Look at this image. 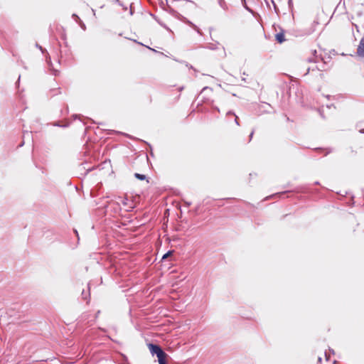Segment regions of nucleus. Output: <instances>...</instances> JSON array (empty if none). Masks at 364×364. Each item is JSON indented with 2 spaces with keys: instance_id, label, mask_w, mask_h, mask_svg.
Listing matches in <instances>:
<instances>
[{
  "instance_id": "9b49d317",
  "label": "nucleus",
  "mask_w": 364,
  "mask_h": 364,
  "mask_svg": "<svg viewBox=\"0 0 364 364\" xmlns=\"http://www.w3.org/2000/svg\"><path fill=\"white\" fill-rule=\"evenodd\" d=\"M114 1L116 2V3H118L120 6H124L123 4L122 3H120V1L119 0H114ZM123 8L125 10L127 9L126 7H123Z\"/></svg>"
},
{
  "instance_id": "7ed1b4c3",
  "label": "nucleus",
  "mask_w": 364,
  "mask_h": 364,
  "mask_svg": "<svg viewBox=\"0 0 364 364\" xmlns=\"http://www.w3.org/2000/svg\"><path fill=\"white\" fill-rule=\"evenodd\" d=\"M357 53L360 57H364V37L360 40L357 49Z\"/></svg>"
},
{
  "instance_id": "ddd939ff",
  "label": "nucleus",
  "mask_w": 364,
  "mask_h": 364,
  "mask_svg": "<svg viewBox=\"0 0 364 364\" xmlns=\"http://www.w3.org/2000/svg\"><path fill=\"white\" fill-rule=\"evenodd\" d=\"M235 124H236L237 125H239V122H238L237 117V116L235 117Z\"/></svg>"
},
{
  "instance_id": "0eeeda50",
  "label": "nucleus",
  "mask_w": 364,
  "mask_h": 364,
  "mask_svg": "<svg viewBox=\"0 0 364 364\" xmlns=\"http://www.w3.org/2000/svg\"><path fill=\"white\" fill-rule=\"evenodd\" d=\"M134 176H135L137 179L141 180V181L145 180V179H146V178L145 175H144V174H140V173H136L134 174Z\"/></svg>"
},
{
  "instance_id": "4468645a",
  "label": "nucleus",
  "mask_w": 364,
  "mask_h": 364,
  "mask_svg": "<svg viewBox=\"0 0 364 364\" xmlns=\"http://www.w3.org/2000/svg\"><path fill=\"white\" fill-rule=\"evenodd\" d=\"M227 114H228V115H229V114L235 115V114H234L233 112H228L227 113Z\"/></svg>"
},
{
  "instance_id": "9d476101",
  "label": "nucleus",
  "mask_w": 364,
  "mask_h": 364,
  "mask_svg": "<svg viewBox=\"0 0 364 364\" xmlns=\"http://www.w3.org/2000/svg\"><path fill=\"white\" fill-rule=\"evenodd\" d=\"M171 254H172V252H171V251H168L167 253H166V254L163 256L162 259H166V257H168L169 255H171Z\"/></svg>"
},
{
  "instance_id": "f8f14e48",
  "label": "nucleus",
  "mask_w": 364,
  "mask_h": 364,
  "mask_svg": "<svg viewBox=\"0 0 364 364\" xmlns=\"http://www.w3.org/2000/svg\"><path fill=\"white\" fill-rule=\"evenodd\" d=\"M121 201H122V204L124 205H127V199H126V198L125 199H122Z\"/></svg>"
},
{
  "instance_id": "f257e3e1",
  "label": "nucleus",
  "mask_w": 364,
  "mask_h": 364,
  "mask_svg": "<svg viewBox=\"0 0 364 364\" xmlns=\"http://www.w3.org/2000/svg\"><path fill=\"white\" fill-rule=\"evenodd\" d=\"M213 89L209 87H204L201 90L200 96L202 97L203 102L209 100L210 95L212 94Z\"/></svg>"
},
{
  "instance_id": "f03ea898",
  "label": "nucleus",
  "mask_w": 364,
  "mask_h": 364,
  "mask_svg": "<svg viewBox=\"0 0 364 364\" xmlns=\"http://www.w3.org/2000/svg\"><path fill=\"white\" fill-rule=\"evenodd\" d=\"M148 348L152 355H155L157 356L164 352V350L159 346L153 343L148 344Z\"/></svg>"
},
{
  "instance_id": "39448f33",
  "label": "nucleus",
  "mask_w": 364,
  "mask_h": 364,
  "mask_svg": "<svg viewBox=\"0 0 364 364\" xmlns=\"http://www.w3.org/2000/svg\"><path fill=\"white\" fill-rule=\"evenodd\" d=\"M276 39L278 42L282 43L285 41L284 35L282 33H279L276 35Z\"/></svg>"
},
{
  "instance_id": "423d86ee",
  "label": "nucleus",
  "mask_w": 364,
  "mask_h": 364,
  "mask_svg": "<svg viewBox=\"0 0 364 364\" xmlns=\"http://www.w3.org/2000/svg\"><path fill=\"white\" fill-rule=\"evenodd\" d=\"M316 53H317L316 50H314V52H313V54H314V58H308L307 61L309 62V63H312V62L316 63V60H316L317 59V56L316 55Z\"/></svg>"
},
{
  "instance_id": "1a4fd4ad",
  "label": "nucleus",
  "mask_w": 364,
  "mask_h": 364,
  "mask_svg": "<svg viewBox=\"0 0 364 364\" xmlns=\"http://www.w3.org/2000/svg\"><path fill=\"white\" fill-rule=\"evenodd\" d=\"M181 17H182V18H183V19H184V21H185L186 23H187L188 24L191 25V26H193V28H195V27H196V26H195L193 23H192L191 21H188L187 19H186V18H185L184 17H183V16H181Z\"/></svg>"
},
{
  "instance_id": "2eb2a0df",
  "label": "nucleus",
  "mask_w": 364,
  "mask_h": 364,
  "mask_svg": "<svg viewBox=\"0 0 364 364\" xmlns=\"http://www.w3.org/2000/svg\"><path fill=\"white\" fill-rule=\"evenodd\" d=\"M310 70H311V68H309L307 69V71H306V73H305V75H307V74L309 73Z\"/></svg>"
},
{
  "instance_id": "f3484780",
  "label": "nucleus",
  "mask_w": 364,
  "mask_h": 364,
  "mask_svg": "<svg viewBox=\"0 0 364 364\" xmlns=\"http://www.w3.org/2000/svg\"><path fill=\"white\" fill-rule=\"evenodd\" d=\"M325 355H326V359L328 360V355H327V353H325Z\"/></svg>"
},
{
  "instance_id": "6e6552de",
  "label": "nucleus",
  "mask_w": 364,
  "mask_h": 364,
  "mask_svg": "<svg viewBox=\"0 0 364 364\" xmlns=\"http://www.w3.org/2000/svg\"><path fill=\"white\" fill-rule=\"evenodd\" d=\"M73 16L77 18V22L79 23V25L80 26V27L83 30H85L86 29V26H85V23L79 18L78 16H77L76 15H73Z\"/></svg>"
},
{
  "instance_id": "20e7f679",
  "label": "nucleus",
  "mask_w": 364,
  "mask_h": 364,
  "mask_svg": "<svg viewBox=\"0 0 364 364\" xmlns=\"http://www.w3.org/2000/svg\"><path fill=\"white\" fill-rule=\"evenodd\" d=\"M167 357V354L164 351L162 353L157 355L158 361L159 364H166V358Z\"/></svg>"
},
{
  "instance_id": "dca6fc26",
  "label": "nucleus",
  "mask_w": 364,
  "mask_h": 364,
  "mask_svg": "<svg viewBox=\"0 0 364 364\" xmlns=\"http://www.w3.org/2000/svg\"><path fill=\"white\" fill-rule=\"evenodd\" d=\"M252 135H253V132H251V134H250V138H252Z\"/></svg>"
},
{
  "instance_id": "a211bd4d",
  "label": "nucleus",
  "mask_w": 364,
  "mask_h": 364,
  "mask_svg": "<svg viewBox=\"0 0 364 364\" xmlns=\"http://www.w3.org/2000/svg\"><path fill=\"white\" fill-rule=\"evenodd\" d=\"M289 4H291V0H289Z\"/></svg>"
}]
</instances>
